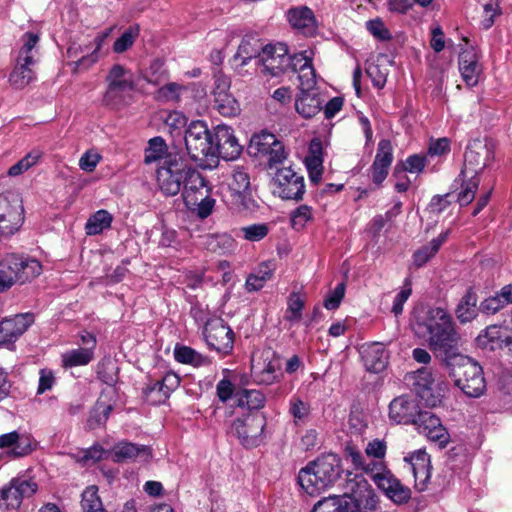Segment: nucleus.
Masks as SVG:
<instances>
[{
    "label": "nucleus",
    "mask_w": 512,
    "mask_h": 512,
    "mask_svg": "<svg viewBox=\"0 0 512 512\" xmlns=\"http://www.w3.org/2000/svg\"><path fill=\"white\" fill-rule=\"evenodd\" d=\"M295 108L304 118H312L322 109V100L315 91H301L296 99Z\"/></svg>",
    "instance_id": "nucleus-35"
},
{
    "label": "nucleus",
    "mask_w": 512,
    "mask_h": 512,
    "mask_svg": "<svg viewBox=\"0 0 512 512\" xmlns=\"http://www.w3.org/2000/svg\"><path fill=\"white\" fill-rule=\"evenodd\" d=\"M185 145L190 158L195 162L214 158L213 134L204 121L190 123L185 134Z\"/></svg>",
    "instance_id": "nucleus-5"
},
{
    "label": "nucleus",
    "mask_w": 512,
    "mask_h": 512,
    "mask_svg": "<svg viewBox=\"0 0 512 512\" xmlns=\"http://www.w3.org/2000/svg\"><path fill=\"white\" fill-rule=\"evenodd\" d=\"M479 345L489 347L491 350L507 348L512 352V335L508 325H490L477 338Z\"/></svg>",
    "instance_id": "nucleus-26"
},
{
    "label": "nucleus",
    "mask_w": 512,
    "mask_h": 512,
    "mask_svg": "<svg viewBox=\"0 0 512 512\" xmlns=\"http://www.w3.org/2000/svg\"><path fill=\"white\" fill-rule=\"evenodd\" d=\"M353 501V496L347 493L341 496H329L319 500L311 512H343L345 509H350V503Z\"/></svg>",
    "instance_id": "nucleus-36"
},
{
    "label": "nucleus",
    "mask_w": 512,
    "mask_h": 512,
    "mask_svg": "<svg viewBox=\"0 0 512 512\" xmlns=\"http://www.w3.org/2000/svg\"><path fill=\"white\" fill-rule=\"evenodd\" d=\"M456 316L461 323L472 321L477 316V296L468 290L456 308Z\"/></svg>",
    "instance_id": "nucleus-41"
},
{
    "label": "nucleus",
    "mask_w": 512,
    "mask_h": 512,
    "mask_svg": "<svg viewBox=\"0 0 512 512\" xmlns=\"http://www.w3.org/2000/svg\"><path fill=\"white\" fill-rule=\"evenodd\" d=\"M18 261L21 263L20 284L30 281L42 273V265L37 259L18 255Z\"/></svg>",
    "instance_id": "nucleus-48"
},
{
    "label": "nucleus",
    "mask_w": 512,
    "mask_h": 512,
    "mask_svg": "<svg viewBox=\"0 0 512 512\" xmlns=\"http://www.w3.org/2000/svg\"><path fill=\"white\" fill-rule=\"evenodd\" d=\"M312 209L307 205H301L291 215L292 227L295 230L303 229L312 219Z\"/></svg>",
    "instance_id": "nucleus-57"
},
{
    "label": "nucleus",
    "mask_w": 512,
    "mask_h": 512,
    "mask_svg": "<svg viewBox=\"0 0 512 512\" xmlns=\"http://www.w3.org/2000/svg\"><path fill=\"white\" fill-rule=\"evenodd\" d=\"M114 29V26L112 27H109L101 32H99L95 38L93 39V45H94V49L93 51L86 55V56H83L81 57L79 60L75 61L73 63L74 65V71L75 72H78L80 71L81 69H88L89 67H91L94 63H96L100 56H101V49L106 41V39L111 35L112 31Z\"/></svg>",
    "instance_id": "nucleus-33"
},
{
    "label": "nucleus",
    "mask_w": 512,
    "mask_h": 512,
    "mask_svg": "<svg viewBox=\"0 0 512 512\" xmlns=\"http://www.w3.org/2000/svg\"><path fill=\"white\" fill-rule=\"evenodd\" d=\"M493 151L481 141L471 143L465 153V161L460 177L469 175L478 177V174L492 161Z\"/></svg>",
    "instance_id": "nucleus-14"
},
{
    "label": "nucleus",
    "mask_w": 512,
    "mask_h": 512,
    "mask_svg": "<svg viewBox=\"0 0 512 512\" xmlns=\"http://www.w3.org/2000/svg\"><path fill=\"white\" fill-rule=\"evenodd\" d=\"M207 345L218 352L229 353L233 348L234 333L219 317L209 318L203 329Z\"/></svg>",
    "instance_id": "nucleus-10"
},
{
    "label": "nucleus",
    "mask_w": 512,
    "mask_h": 512,
    "mask_svg": "<svg viewBox=\"0 0 512 512\" xmlns=\"http://www.w3.org/2000/svg\"><path fill=\"white\" fill-rule=\"evenodd\" d=\"M21 263L18 255L8 254L0 261V292L8 290L16 283H20L19 274Z\"/></svg>",
    "instance_id": "nucleus-28"
},
{
    "label": "nucleus",
    "mask_w": 512,
    "mask_h": 512,
    "mask_svg": "<svg viewBox=\"0 0 512 512\" xmlns=\"http://www.w3.org/2000/svg\"><path fill=\"white\" fill-rule=\"evenodd\" d=\"M25 220L22 200L17 195L0 194V238L17 233Z\"/></svg>",
    "instance_id": "nucleus-6"
},
{
    "label": "nucleus",
    "mask_w": 512,
    "mask_h": 512,
    "mask_svg": "<svg viewBox=\"0 0 512 512\" xmlns=\"http://www.w3.org/2000/svg\"><path fill=\"white\" fill-rule=\"evenodd\" d=\"M176 361L183 364L201 366L207 363V358L187 346H176L174 350Z\"/></svg>",
    "instance_id": "nucleus-50"
},
{
    "label": "nucleus",
    "mask_w": 512,
    "mask_h": 512,
    "mask_svg": "<svg viewBox=\"0 0 512 512\" xmlns=\"http://www.w3.org/2000/svg\"><path fill=\"white\" fill-rule=\"evenodd\" d=\"M288 20L293 28L305 35H312L316 30V20L312 10L306 6L288 11Z\"/></svg>",
    "instance_id": "nucleus-30"
},
{
    "label": "nucleus",
    "mask_w": 512,
    "mask_h": 512,
    "mask_svg": "<svg viewBox=\"0 0 512 512\" xmlns=\"http://www.w3.org/2000/svg\"><path fill=\"white\" fill-rule=\"evenodd\" d=\"M249 150L255 156L267 157L270 167L282 163L287 157L283 144L267 131L252 136Z\"/></svg>",
    "instance_id": "nucleus-8"
},
{
    "label": "nucleus",
    "mask_w": 512,
    "mask_h": 512,
    "mask_svg": "<svg viewBox=\"0 0 512 512\" xmlns=\"http://www.w3.org/2000/svg\"><path fill=\"white\" fill-rule=\"evenodd\" d=\"M188 169L181 158L168 159L166 165H161L156 173L160 191L166 196L177 195L182 189Z\"/></svg>",
    "instance_id": "nucleus-7"
},
{
    "label": "nucleus",
    "mask_w": 512,
    "mask_h": 512,
    "mask_svg": "<svg viewBox=\"0 0 512 512\" xmlns=\"http://www.w3.org/2000/svg\"><path fill=\"white\" fill-rule=\"evenodd\" d=\"M213 105L225 117L236 116L240 112V105L231 93L214 98Z\"/></svg>",
    "instance_id": "nucleus-49"
},
{
    "label": "nucleus",
    "mask_w": 512,
    "mask_h": 512,
    "mask_svg": "<svg viewBox=\"0 0 512 512\" xmlns=\"http://www.w3.org/2000/svg\"><path fill=\"white\" fill-rule=\"evenodd\" d=\"M140 28L138 25L128 27L120 37L113 43L112 49L115 53L121 54L130 49L139 37Z\"/></svg>",
    "instance_id": "nucleus-51"
},
{
    "label": "nucleus",
    "mask_w": 512,
    "mask_h": 512,
    "mask_svg": "<svg viewBox=\"0 0 512 512\" xmlns=\"http://www.w3.org/2000/svg\"><path fill=\"white\" fill-rule=\"evenodd\" d=\"M450 231H443L427 245L417 249L413 254V265L416 268L424 266L440 249L449 237Z\"/></svg>",
    "instance_id": "nucleus-34"
},
{
    "label": "nucleus",
    "mask_w": 512,
    "mask_h": 512,
    "mask_svg": "<svg viewBox=\"0 0 512 512\" xmlns=\"http://www.w3.org/2000/svg\"><path fill=\"white\" fill-rule=\"evenodd\" d=\"M179 383L180 379L175 373H166L161 380L150 382L144 389L146 402L151 405L164 403Z\"/></svg>",
    "instance_id": "nucleus-21"
},
{
    "label": "nucleus",
    "mask_w": 512,
    "mask_h": 512,
    "mask_svg": "<svg viewBox=\"0 0 512 512\" xmlns=\"http://www.w3.org/2000/svg\"><path fill=\"white\" fill-rule=\"evenodd\" d=\"M213 79H214V84H213V88H212V92H211L213 99L216 97H220L222 95L231 93L230 92L231 80L220 69H217L216 71H214Z\"/></svg>",
    "instance_id": "nucleus-56"
},
{
    "label": "nucleus",
    "mask_w": 512,
    "mask_h": 512,
    "mask_svg": "<svg viewBox=\"0 0 512 512\" xmlns=\"http://www.w3.org/2000/svg\"><path fill=\"white\" fill-rule=\"evenodd\" d=\"M0 448H11L12 456L23 457L34 450V441L29 433L16 430L0 435Z\"/></svg>",
    "instance_id": "nucleus-27"
},
{
    "label": "nucleus",
    "mask_w": 512,
    "mask_h": 512,
    "mask_svg": "<svg viewBox=\"0 0 512 512\" xmlns=\"http://www.w3.org/2000/svg\"><path fill=\"white\" fill-rule=\"evenodd\" d=\"M411 466V470L415 479V488L422 492L428 488L431 478V459L429 454L419 449L404 458Z\"/></svg>",
    "instance_id": "nucleus-20"
},
{
    "label": "nucleus",
    "mask_w": 512,
    "mask_h": 512,
    "mask_svg": "<svg viewBox=\"0 0 512 512\" xmlns=\"http://www.w3.org/2000/svg\"><path fill=\"white\" fill-rule=\"evenodd\" d=\"M34 322L30 313L17 314L0 322V345L15 342Z\"/></svg>",
    "instance_id": "nucleus-24"
},
{
    "label": "nucleus",
    "mask_w": 512,
    "mask_h": 512,
    "mask_svg": "<svg viewBox=\"0 0 512 512\" xmlns=\"http://www.w3.org/2000/svg\"><path fill=\"white\" fill-rule=\"evenodd\" d=\"M112 221L113 217L107 210H98L88 218L85 224V232L89 236L98 235L104 230L109 229Z\"/></svg>",
    "instance_id": "nucleus-42"
},
{
    "label": "nucleus",
    "mask_w": 512,
    "mask_h": 512,
    "mask_svg": "<svg viewBox=\"0 0 512 512\" xmlns=\"http://www.w3.org/2000/svg\"><path fill=\"white\" fill-rule=\"evenodd\" d=\"M266 396L260 390H243L237 394V405L249 412H257L265 406Z\"/></svg>",
    "instance_id": "nucleus-39"
},
{
    "label": "nucleus",
    "mask_w": 512,
    "mask_h": 512,
    "mask_svg": "<svg viewBox=\"0 0 512 512\" xmlns=\"http://www.w3.org/2000/svg\"><path fill=\"white\" fill-rule=\"evenodd\" d=\"M42 156L43 152L40 149L31 150L22 159H20L17 163L9 168L7 172L8 176L16 177L23 174L35 166L40 161Z\"/></svg>",
    "instance_id": "nucleus-44"
},
{
    "label": "nucleus",
    "mask_w": 512,
    "mask_h": 512,
    "mask_svg": "<svg viewBox=\"0 0 512 512\" xmlns=\"http://www.w3.org/2000/svg\"><path fill=\"white\" fill-rule=\"evenodd\" d=\"M393 162V147L389 140L382 139L378 143L375 159L371 166L372 180L380 185L387 177Z\"/></svg>",
    "instance_id": "nucleus-25"
},
{
    "label": "nucleus",
    "mask_w": 512,
    "mask_h": 512,
    "mask_svg": "<svg viewBox=\"0 0 512 512\" xmlns=\"http://www.w3.org/2000/svg\"><path fill=\"white\" fill-rule=\"evenodd\" d=\"M384 493L392 501L399 504L407 502L411 497L410 489L404 486L399 479H397V485L392 484L391 488L387 489Z\"/></svg>",
    "instance_id": "nucleus-58"
},
{
    "label": "nucleus",
    "mask_w": 512,
    "mask_h": 512,
    "mask_svg": "<svg viewBox=\"0 0 512 512\" xmlns=\"http://www.w3.org/2000/svg\"><path fill=\"white\" fill-rule=\"evenodd\" d=\"M266 418H236L232 431L246 448L257 447L262 443Z\"/></svg>",
    "instance_id": "nucleus-13"
},
{
    "label": "nucleus",
    "mask_w": 512,
    "mask_h": 512,
    "mask_svg": "<svg viewBox=\"0 0 512 512\" xmlns=\"http://www.w3.org/2000/svg\"><path fill=\"white\" fill-rule=\"evenodd\" d=\"M106 99L110 100L125 92L132 91L136 87L134 75L131 70L120 64H115L106 76Z\"/></svg>",
    "instance_id": "nucleus-17"
},
{
    "label": "nucleus",
    "mask_w": 512,
    "mask_h": 512,
    "mask_svg": "<svg viewBox=\"0 0 512 512\" xmlns=\"http://www.w3.org/2000/svg\"><path fill=\"white\" fill-rule=\"evenodd\" d=\"M300 91H314L316 86V72L313 65L304 68L298 73Z\"/></svg>",
    "instance_id": "nucleus-60"
},
{
    "label": "nucleus",
    "mask_w": 512,
    "mask_h": 512,
    "mask_svg": "<svg viewBox=\"0 0 512 512\" xmlns=\"http://www.w3.org/2000/svg\"><path fill=\"white\" fill-rule=\"evenodd\" d=\"M411 423L419 434L438 444L440 448H445L450 441V434L442 425L440 418H412Z\"/></svg>",
    "instance_id": "nucleus-23"
},
{
    "label": "nucleus",
    "mask_w": 512,
    "mask_h": 512,
    "mask_svg": "<svg viewBox=\"0 0 512 512\" xmlns=\"http://www.w3.org/2000/svg\"><path fill=\"white\" fill-rule=\"evenodd\" d=\"M94 357L95 354L90 349L78 347L64 352L61 355V363L65 369L86 366L94 360Z\"/></svg>",
    "instance_id": "nucleus-38"
},
{
    "label": "nucleus",
    "mask_w": 512,
    "mask_h": 512,
    "mask_svg": "<svg viewBox=\"0 0 512 512\" xmlns=\"http://www.w3.org/2000/svg\"><path fill=\"white\" fill-rule=\"evenodd\" d=\"M274 192L283 199H301L305 192L304 177L291 167L277 170L274 177Z\"/></svg>",
    "instance_id": "nucleus-12"
},
{
    "label": "nucleus",
    "mask_w": 512,
    "mask_h": 512,
    "mask_svg": "<svg viewBox=\"0 0 512 512\" xmlns=\"http://www.w3.org/2000/svg\"><path fill=\"white\" fill-rule=\"evenodd\" d=\"M81 508L82 512H107L103 507L96 486H89L83 491Z\"/></svg>",
    "instance_id": "nucleus-46"
},
{
    "label": "nucleus",
    "mask_w": 512,
    "mask_h": 512,
    "mask_svg": "<svg viewBox=\"0 0 512 512\" xmlns=\"http://www.w3.org/2000/svg\"><path fill=\"white\" fill-rule=\"evenodd\" d=\"M263 47L260 40L255 36H245L242 38L236 53L230 59L232 70L240 76L249 74L245 68L254 58L260 59Z\"/></svg>",
    "instance_id": "nucleus-16"
},
{
    "label": "nucleus",
    "mask_w": 512,
    "mask_h": 512,
    "mask_svg": "<svg viewBox=\"0 0 512 512\" xmlns=\"http://www.w3.org/2000/svg\"><path fill=\"white\" fill-rule=\"evenodd\" d=\"M211 188L200 172L189 167L182 186V197L189 208L196 205L197 198L210 194Z\"/></svg>",
    "instance_id": "nucleus-22"
},
{
    "label": "nucleus",
    "mask_w": 512,
    "mask_h": 512,
    "mask_svg": "<svg viewBox=\"0 0 512 512\" xmlns=\"http://www.w3.org/2000/svg\"><path fill=\"white\" fill-rule=\"evenodd\" d=\"M201 245L212 253L224 255L235 249L236 242L227 233H215L203 235Z\"/></svg>",
    "instance_id": "nucleus-32"
},
{
    "label": "nucleus",
    "mask_w": 512,
    "mask_h": 512,
    "mask_svg": "<svg viewBox=\"0 0 512 512\" xmlns=\"http://www.w3.org/2000/svg\"><path fill=\"white\" fill-rule=\"evenodd\" d=\"M348 490L351 492L354 501L350 503V509H345L343 512H356V507L362 501L363 496L370 497L371 500L374 501L372 497L373 491L363 476L356 475L354 480L350 481Z\"/></svg>",
    "instance_id": "nucleus-40"
},
{
    "label": "nucleus",
    "mask_w": 512,
    "mask_h": 512,
    "mask_svg": "<svg viewBox=\"0 0 512 512\" xmlns=\"http://www.w3.org/2000/svg\"><path fill=\"white\" fill-rule=\"evenodd\" d=\"M462 188L458 195V201L461 206L470 204L479 186V178L476 176L469 175L468 178L461 177Z\"/></svg>",
    "instance_id": "nucleus-53"
},
{
    "label": "nucleus",
    "mask_w": 512,
    "mask_h": 512,
    "mask_svg": "<svg viewBox=\"0 0 512 512\" xmlns=\"http://www.w3.org/2000/svg\"><path fill=\"white\" fill-rule=\"evenodd\" d=\"M415 401L409 396H400L395 398L389 406V416H415Z\"/></svg>",
    "instance_id": "nucleus-47"
},
{
    "label": "nucleus",
    "mask_w": 512,
    "mask_h": 512,
    "mask_svg": "<svg viewBox=\"0 0 512 512\" xmlns=\"http://www.w3.org/2000/svg\"><path fill=\"white\" fill-rule=\"evenodd\" d=\"M274 268L271 263L265 262L259 266L256 273L250 274L245 282L248 292H254L262 289L265 283L271 279Z\"/></svg>",
    "instance_id": "nucleus-43"
},
{
    "label": "nucleus",
    "mask_w": 512,
    "mask_h": 512,
    "mask_svg": "<svg viewBox=\"0 0 512 512\" xmlns=\"http://www.w3.org/2000/svg\"><path fill=\"white\" fill-rule=\"evenodd\" d=\"M479 60L480 55L472 46H467L459 55V71L468 87L476 86L480 80L483 69Z\"/></svg>",
    "instance_id": "nucleus-19"
},
{
    "label": "nucleus",
    "mask_w": 512,
    "mask_h": 512,
    "mask_svg": "<svg viewBox=\"0 0 512 512\" xmlns=\"http://www.w3.org/2000/svg\"><path fill=\"white\" fill-rule=\"evenodd\" d=\"M278 368V358L270 349L263 350L258 356L253 357L251 362L253 379L260 385H271L279 381Z\"/></svg>",
    "instance_id": "nucleus-11"
},
{
    "label": "nucleus",
    "mask_w": 512,
    "mask_h": 512,
    "mask_svg": "<svg viewBox=\"0 0 512 512\" xmlns=\"http://www.w3.org/2000/svg\"><path fill=\"white\" fill-rule=\"evenodd\" d=\"M101 159L102 157L98 152L88 150L79 159V167L85 172H93Z\"/></svg>",
    "instance_id": "nucleus-62"
},
{
    "label": "nucleus",
    "mask_w": 512,
    "mask_h": 512,
    "mask_svg": "<svg viewBox=\"0 0 512 512\" xmlns=\"http://www.w3.org/2000/svg\"><path fill=\"white\" fill-rule=\"evenodd\" d=\"M304 306V298L297 292L291 293L287 300V309L285 311L284 319L291 325L298 323L302 319Z\"/></svg>",
    "instance_id": "nucleus-45"
},
{
    "label": "nucleus",
    "mask_w": 512,
    "mask_h": 512,
    "mask_svg": "<svg viewBox=\"0 0 512 512\" xmlns=\"http://www.w3.org/2000/svg\"><path fill=\"white\" fill-rule=\"evenodd\" d=\"M269 225L266 223H256L240 228L243 238L249 242H258L264 239L269 233Z\"/></svg>",
    "instance_id": "nucleus-55"
},
{
    "label": "nucleus",
    "mask_w": 512,
    "mask_h": 512,
    "mask_svg": "<svg viewBox=\"0 0 512 512\" xmlns=\"http://www.w3.org/2000/svg\"><path fill=\"white\" fill-rule=\"evenodd\" d=\"M182 86L177 83H168L159 88L157 98L163 101H176L180 97Z\"/></svg>",
    "instance_id": "nucleus-61"
},
{
    "label": "nucleus",
    "mask_w": 512,
    "mask_h": 512,
    "mask_svg": "<svg viewBox=\"0 0 512 512\" xmlns=\"http://www.w3.org/2000/svg\"><path fill=\"white\" fill-rule=\"evenodd\" d=\"M250 187V178L247 171L243 167H236L229 182V188L235 194L242 195Z\"/></svg>",
    "instance_id": "nucleus-52"
},
{
    "label": "nucleus",
    "mask_w": 512,
    "mask_h": 512,
    "mask_svg": "<svg viewBox=\"0 0 512 512\" xmlns=\"http://www.w3.org/2000/svg\"><path fill=\"white\" fill-rule=\"evenodd\" d=\"M341 473V459L336 454L328 453L300 469L297 482L306 494L316 496L331 487Z\"/></svg>",
    "instance_id": "nucleus-2"
},
{
    "label": "nucleus",
    "mask_w": 512,
    "mask_h": 512,
    "mask_svg": "<svg viewBox=\"0 0 512 512\" xmlns=\"http://www.w3.org/2000/svg\"><path fill=\"white\" fill-rule=\"evenodd\" d=\"M259 63L264 76L277 77L289 68L290 56L283 43L269 44L263 47Z\"/></svg>",
    "instance_id": "nucleus-9"
},
{
    "label": "nucleus",
    "mask_w": 512,
    "mask_h": 512,
    "mask_svg": "<svg viewBox=\"0 0 512 512\" xmlns=\"http://www.w3.org/2000/svg\"><path fill=\"white\" fill-rule=\"evenodd\" d=\"M368 31L379 40H389L391 33L386 28L385 24L380 19H373L366 23Z\"/></svg>",
    "instance_id": "nucleus-63"
},
{
    "label": "nucleus",
    "mask_w": 512,
    "mask_h": 512,
    "mask_svg": "<svg viewBox=\"0 0 512 512\" xmlns=\"http://www.w3.org/2000/svg\"><path fill=\"white\" fill-rule=\"evenodd\" d=\"M37 490V484L26 478H14L1 490V500L7 508H18L24 498L31 497Z\"/></svg>",
    "instance_id": "nucleus-18"
},
{
    "label": "nucleus",
    "mask_w": 512,
    "mask_h": 512,
    "mask_svg": "<svg viewBox=\"0 0 512 512\" xmlns=\"http://www.w3.org/2000/svg\"><path fill=\"white\" fill-rule=\"evenodd\" d=\"M214 158L220 156L224 160H234L242 152V146L234 135V131L227 125H218L213 133Z\"/></svg>",
    "instance_id": "nucleus-15"
},
{
    "label": "nucleus",
    "mask_w": 512,
    "mask_h": 512,
    "mask_svg": "<svg viewBox=\"0 0 512 512\" xmlns=\"http://www.w3.org/2000/svg\"><path fill=\"white\" fill-rule=\"evenodd\" d=\"M404 379L425 406L435 408L443 405L448 392V383L443 376L430 369L420 368L407 373Z\"/></svg>",
    "instance_id": "nucleus-3"
},
{
    "label": "nucleus",
    "mask_w": 512,
    "mask_h": 512,
    "mask_svg": "<svg viewBox=\"0 0 512 512\" xmlns=\"http://www.w3.org/2000/svg\"><path fill=\"white\" fill-rule=\"evenodd\" d=\"M345 295V284L339 283L335 289L329 293L324 301V307L328 310L337 309Z\"/></svg>",
    "instance_id": "nucleus-64"
},
{
    "label": "nucleus",
    "mask_w": 512,
    "mask_h": 512,
    "mask_svg": "<svg viewBox=\"0 0 512 512\" xmlns=\"http://www.w3.org/2000/svg\"><path fill=\"white\" fill-rule=\"evenodd\" d=\"M140 456L143 460L151 457V449L147 446L138 447L133 443L120 442L113 448V457L116 461L134 459Z\"/></svg>",
    "instance_id": "nucleus-37"
},
{
    "label": "nucleus",
    "mask_w": 512,
    "mask_h": 512,
    "mask_svg": "<svg viewBox=\"0 0 512 512\" xmlns=\"http://www.w3.org/2000/svg\"><path fill=\"white\" fill-rule=\"evenodd\" d=\"M415 333L426 337L430 348L445 354L450 376L468 397H479L486 390L482 367L471 358L456 353L458 336L450 314L443 308H430L414 326Z\"/></svg>",
    "instance_id": "nucleus-1"
},
{
    "label": "nucleus",
    "mask_w": 512,
    "mask_h": 512,
    "mask_svg": "<svg viewBox=\"0 0 512 512\" xmlns=\"http://www.w3.org/2000/svg\"><path fill=\"white\" fill-rule=\"evenodd\" d=\"M313 55L312 50L295 53L293 56H290L289 68L298 73L301 72L304 68L312 65Z\"/></svg>",
    "instance_id": "nucleus-59"
},
{
    "label": "nucleus",
    "mask_w": 512,
    "mask_h": 512,
    "mask_svg": "<svg viewBox=\"0 0 512 512\" xmlns=\"http://www.w3.org/2000/svg\"><path fill=\"white\" fill-rule=\"evenodd\" d=\"M114 397L115 390L113 388L109 387L102 391L95 405L97 416H109V414L113 412L115 404Z\"/></svg>",
    "instance_id": "nucleus-54"
},
{
    "label": "nucleus",
    "mask_w": 512,
    "mask_h": 512,
    "mask_svg": "<svg viewBox=\"0 0 512 512\" xmlns=\"http://www.w3.org/2000/svg\"><path fill=\"white\" fill-rule=\"evenodd\" d=\"M23 45L17 58L16 66L10 74L9 81L16 89H23L34 80V72L31 66L35 63V50L39 42V36L32 32H27L22 37Z\"/></svg>",
    "instance_id": "nucleus-4"
},
{
    "label": "nucleus",
    "mask_w": 512,
    "mask_h": 512,
    "mask_svg": "<svg viewBox=\"0 0 512 512\" xmlns=\"http://www.w3.org/2000/svg\"><path fill=\"white\" fill-rule=\"evenodd\" d=\"M361 354L368 371L379 373L386 367L388 355L382 344H369L363 347Z\"/></svg>",
    "instance_id": "nucleus-29"
},
{
    "label": "nucleus",
    "mask_w": 512,
    "mask_h": 512,
    "mask_svg": "<svg viewBox=\"0 0 512 512\" xmlns=\"http://www.w3.org/2000/svg\"><path fill=\"white\" fill-rule=\"evenodd\" d=\"M176 155L168 152V147L162 137H154L148 141L144 152V163L166 165L168 159H176Z\"/></svg>",
    "instance_id": "nucleus-31"
}]
</instances>
